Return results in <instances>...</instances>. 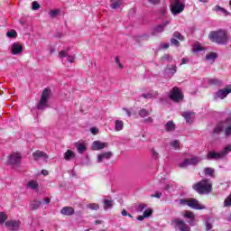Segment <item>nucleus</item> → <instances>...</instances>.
<instances>
[{
	"mask_svg": "<svg viewBox=\"0 0 231 231\" xmlns=\"http://www.w3.org/2000/svg\"><path fill=\"white\" fill-rule=\"evenodd\" d=\"M208 37L212 42H217V44H226L228 42V35L226 31L224 30L211 32Z\"/></svg>",
	"mask_w": 231,
	"mask_h": 231,
	"instance_id": "obj_1",
	"label": "nucleus"
},
{
	"mask_svg": "<svg viewBox=\"0 0 231 231\" xmlns=\"http://www.w3.org/2000/svg\"><path fill=\"white\" fill-rule=\"evenodd\" d=\"M179 205L181 207H189L194 210H205L206 207L199 204V201L196 199H182L179 200Z\"/></svg>",
	"mask_w": 231,
	"mask_h": 231,
	"instance_id": "obj_2",
	"label": "nucleus"
},
{
	"mask_svg": "<svg viewBox=\"0 0 231 231\" xmlns=\"http://www.w3.org/2000/svg\"><path fill=\"white\" fill-rule=\"evenodd\" d=\"M193 189L199 194H208L212 190V183L208 180H202L193 185Z\"/></svg>",
	"mask_w": 231,
	"mask_h": 231,
	"instance_id": "obj_3",
	"label": "nucleus"
},
{
	"mask_svg": "<svg viewBox=\"0 0 231 231\" xmlns=\"http://www.w3.org/2000/svg\"><path fill=\"white\" fill-rule=\"evenodd\" d=\"M224 129H225L226 136H230L231 135V115L229 117L226 118V121L219 123L214 129L213 133L214 134H219L221 131H224Z\"/></svg>",
	"mask_w": 231,
	"mask_h": 231,
	"instance_id": "obj_4",
	"label": "nucleus"
},
{
	"mask_svg": "<svg viewBox=\"0 0 231 231\" xmlns=\"http://www.w3.org/2000/svg\"><path fill=\"white\" fill-rule=\"evenodd\" d=\"M185 10V0H171V12L172 15H180Z\"/></svg>",
	"mask_w": 231,
	"mask_h": 231,
	"instance_id": "obj_5",
	"label": "nucleus"
},
{
	"mask_svg": "<svg viewBox=\"0 0 231 231\" xmlns=\"http://www.w3.org/2000/svg\"><path fill=\"white\" fill-rule=\"evenodd\" d=\"M231 151V144L226 145L221 152H217L216 151L208 152V160H221L225 158Z\"/></svg>",
	"mask_w": 231,
	"mask_h": 231,
	"instance_id": "obj_6",
	"label": "nucleus"
},
{
	"mask_svg": "<svg viewBox=\"0 0 231 231\" xmlns=\"http://www.w3.org/2000/svg\"><path fill=\"white\" fill-rule=\"evenodd\" d=\"M51 97V90L50 88H45L42 92L40 101L37 104L38 109H41V110L46 109V107H48V101L50 100Z\"/></svg>",
	"mask_w": 231,
	"mask_h": 231,
	"instance_id": "obj_7",
	"label": "nucleus"
},
{
	"mask_svg": "<svg viewBox=\"0 0 231 231\" xmlns=\"http://www.w3.org/2000/svg\"><path fill=\"white\" fill-rule=\"evenodd\" d=\"M169 97L173 102H181V100H183V93H181V90H180L178 87H174L171 90Z\"/></svg>",
	"mask_w": 231,
	"mask_h": 231,
	"instance_id": "obj_8",
	"label": "nucleus"
},
{
	"mask_svg": "<svg viewBox=\"0 0 231 231\" xmlns=\"http://www.w3.org/2000/svg\"><path fill=\"white\" fill-rule=\"evenodd\" d=\"M231 93V87H227L226 88L219 89L214 95V98L216 100H225L228 95Z\"/></svg>",
	"mask_w": 231,
	"mask_h": 231,
	"instance_id": "obj_9",
	"label": "nucleus"
},
{
	"mask_svg": "<svg viewBox=\"0 0 231 231\" xmlns=\"http://www.w3.org/2000/svg\"><path fill=\"white\" fill-rule=\"evenodd\" d=\"M22 158L21 153L14 152L9 156L8 163L14 167H19L21 165Z\"/></svg>",
	"mask_w": 231,
	"mask_h": 231,
	"instance_id": "obj_10",
	"label": "nucleus"
},
{
	"mask_svg": "<svg viewBox=\"0 0 231 231\" xmlns=\"http://www.w3.org/2000/svg\"><path fill=\"white\" fill-rule=\"evenodd\" d=\"M200 157H193L191 159H186L184 162L179 164V167L180 169H185V167H189V165H197V163H199L201 162Z\"/></svg>",
	"mask_w": 231,
	"mask_h": 231,
	"instance_id": "obj_11",
	"label": "nucleus"
},
{
	"mask_svg": "<svg viewBox=\"0 0 231 231\" xmlns=\"http://www.w3.org/2000/svg\"><path fill=\"white\" fill-rule=\"evenodd\" d=\"M221 84H223V81L216 78H205L202 82L203 88H208V86H221Z\"/></svg>",
	"mask_w": 231,
	"mask_h": 231,
	"instance_id": "obj_12",
	"label": "nucleus"
},
{
	"mask_svg": "<svg viewBox=\"0 0 231 231\" xmlns=\"http://www.w3.org/2000/svg\"><path fill=\"white\" fill-rule=\"evenodd\" d=\"M5 226L8 230L17 231L19 226H21V221L19 220H8L5 222Z\"/></svg>",
	"mask_w": 231,
	"mask_h": 231,
	"instance_id": "obj_13",
	"label": "nucleus"
},
{
	"mask_svg": "<svg viewBox=\"0 0 231 231\" xmlns=\"http://www.w3.org/2000/svg\"><path fill=\"white\" fill-rule=\"evenodd\" d=\"M173 223L180 231H190V226H189L187 224H185V221L180 218L174 219Z\"/></svg>",
	"mask_w": 231,
	"mask_h": 231,
	"instance_id": "obj_14",
	"label": "nucleus"
},
{
	"mask_svg": "<svg viewBox=\"0 0 231 231\" xmlns=\"http://www.w3.org/2000/svg\"><path fill=\"white\" fill-rule=\"evenodd\" d=\"M109 144L107 143L94 141L91 146L92 151H100L102 149H106Z\"/></svg>",
	"mask_w": 231,
	"mask_h": 231,
	"instance_id": "obj_15",
	"label": "nucleus"
},
{
	"mask_svg": "<svg viewBox=\"0 0 231 231\" xmlns=\"http://www.w3.org/2000/svg\"><path fill=\"white\" fill-rule=\"evenodd\" d=\"M32 158L35 162H39V160H43V162H47L48 154L42 151H36L32 153Z\"/></svg>",
	"mask_w": 231,
	"mask_h": 231,
	"instance_id": "obj_16",
	"label": "nucleus"
},
{
	"mask_svg": "<svg viewBox=\"0 0 231 231\" xmlns=\"http://www.w3.org/2000/svg\"><path fill=\"white\" fill-rule=\"evenodd\" d=\"M23 45L20 42H14L11 46L12 55H21L23 53Z\"/></svg>",
	"mask_w": 231,
	"mask_h": 231,
	"instance_id": "obj_17",
	"label": "nucleus"
},
{
	"mask_svg": "<svg viewBox=\"0 0 231 231\" xmlns=\"http://www.w3.org/2000/svg\"><path fill=\"white\" fill-rule=\"evenodd\" d=\"M111 156H113V152H105L97 154V163H102V162L111 160Z\"/></svg>",
	"mask_w": 231,
	"mask_h": 231,
	"instance_id": "obj_18",
	"label": "nucleus"
},
{
	"mask_svg": "<svg viewBox=\"0 0 231 231\" xmlns=\"http://www.w3.org/2000/svg\"><path fill=\"white\" fill-rule=\"evenodd\" d=\"M59 57H60L62 60H64V59L67 57V60L70 62V64L75 62V55H68V51H60Z\"/></svg>",
	"mask_w": 231,
	"mask_h": 231,
	"instance_id": "obj_19",
	"label": "nucleus"
},
{
	"mask_svg": "<svg viewBox=\"0 0 231 231\" xmlns=\"http://www.w3.org/2000/svg\"><path fill=\"white\" fill-rule=\"evenodd\" d=\"M213 12H216V14H217V15H225V17H226L227 15H230V13H228V11H226V9H225L219 5H216L213 8Z\"/></svg>",
	"mask_w": 231,
	"mask_h": 231,
	"instance_id": "obj_20",
	"label": "nucleus"
},
{
	"mask_svg": "<svg viewBox=\"0 0 231 231\" xmlns=\"http://www.w3.org/2000/svg\"><path fill=\"white\" fill-rule=\"evenodd\" d=\"M60 214L63 216H73L75 214V209L71 207H64L61 208Z\"/></svg>",
	"mask_w": 231,
	"mask_h": 231,
	"instance_id": "obj_21",
	"label": "nucleus"
},
{
	"mask_svg": "<svg viewBox=\"0 0 231 231\" xmlns=\"http://www.w3.org/2000/svg\"><path fill=\"white\" fill-rule=\"evenodd\" d=\"M182 116L185 118L188 124H191L194 119L195 114L193 112H184Z\"/></svg>",
	"mask_w": 231,
	"mask_h": 231,
	"instance_id": "obj_22",
	"label": "nucleus"
},
{
	"mask_svg": "<svg viewBox=\"0 0 231 231\" xmlns=\"http://www.w3.org/2000/svg\"><path fill=\"white\" fill-rule=\"evenodd\" d=\"M75 147H76L79 154L84 153V152H86V149H87L86 143H77L75 144Z\"/></svg>",
	"mask_w": 231,
	"mask_h": 231,
	"instance_id": "obj_23",
	"label": "nucleus"
},
{
	"mask_svg": "<svg viewBox=\"0 0 231 231\" xmlns=\"http://www.w3.org/2000/svg\"><path fill=\"white\" fill-rule=\"evenodd\" d=\"M122 5V0H112L110 4V8H112L113 10H118V8H120Z\"/></svg>",
	"mask_w": 231,
	"mask_h": 231,
	"instance_id": "obj_24",
	"label": "nucleus"
},
{
	"mask_svg": "<svg viewBox=\"0 0 231 231\" xmlns=\"http://www.w3.org/2000/svg\"><path fill=\"white\" fill-rule=\"evenodd\" d=\"M27 189H31L32 190H37L39 189V182H37V180H30L27 183Z\"/></svg>",
	"mask_w": 231,
	"mask_h": 231,
	"instance_id": "obj_25",
	"label": "nucleus"
},
{
	"mask_svg": "<svg viewBox=\"0 0 231 231\" xmlns=\"http://www.w3.org/2000/svg\"><path fill=\"white\" fill-rule=\"evenodd\" d=\"M143 98L150 99V98H156L158 97L157 91H151L146 94L142 95Z\"/></svg>",
	"mask_w": 231,
	"mask_h": 231,
	"instance_id": "obj_26",
	"label": "nucleus"
},
{
	"mask_svg": "<svg viewBox=\"0 0 231 231\" xmlns=\"http://www.w3.org/2000/svg\"><path fill=\"white\" fill-rule=\"evenodd\" d=\"M169 21L164 22L161 25H157L154 29L155 33H162V32H163V30H165V26H167V24H169Z\"/></svg>",
	"mask_w": 231,
	"mask_h": 231,
	"instance_id": "obj_27",
	"label": "nucleus"
},
{
	"mask_svg": "<svg viewBox=\"0 0 231 231\" xmlns=\"http://www.w3.org/2000/svg\"><path fill=\"white\" fill-rule=\"evenodd\" d=\"M124 129V121L122 120H116L115 121V131L119 132Z\"/></svg>",
	"mask_w": 231,
	"mask_h": 231,
	"instance_id": "obj_28",
	"label": "nucleus"
},
{
	"mask_svg": "<svg viewBox=\"0 0 231 231\" xmlns=\"http://www.w3.org/2000/svg\"><path fill=\"white\" fill-rule=\"evenodd\" d=\"M71 158H75V152L71 150H68L64 153V160H66V162H69V160H71Z\"/></svg>",
	"mask_w": 231,
	"mask_h": 231,
	"instance_id": "obj_29",
	"label": "nucleus"
},
{
	"mask_svg": "<svg viewBox=\"0 0 231 231\" xmlns=\"http://www.w3.org/2000/svg\"><path fill=\"white\" fill-rule=\"evenodd\" d=\"M217 59V54L216 52H209L206 55V60H208V62H214Z\"/></svg>",
	"mask_w": 231,
	"mask_h": 231,
	"instance_id": "obj_30",
	"label": "nucleus"
},
{
	"mask_svg": "<svg viewBox=\"0 0 231 231\" xmlns=\"http://www.w3.org/2000/svg\"><path fill=\"white\" fill-rule=\"evenodd\" d=\"M177 71L176 65H172L171 68H167L166 69V73L168 77H172Z\"/></svg>",
	"mask_w": 231,
	"mask_h": 231,
	"instance_id": "obj_31",
	"label": "nucleus"
},
{
	"mask_svg": "<svg viewBox=\"0 0 231 231\" xmlns=\"http://www.w3.org/2000/svg\"><path fill=\"white\" fill-rule=\"evenodd\" d=\"M203 50H205V48H203V47L201 46V43H199V42H196V43L193 45L192 51H194V53H199V51H203Z\"/></svg>",
	"mask_w": 231,
	"mask_h": 231,
	"instance_id": "obj_32",
	"label": "nucleus"
},
{
	"mask_svg": "<svg viewBox=\"0 0 231 231\" xmlns=\"http://www.w3.org/2000/svg\"><path fill=\"white\" fill-rule=\"evenodd\" d=\"M174 129H175L174 122L169 121L166 123L165 131L171 132V131H174Z\"/></svg>",
	"mask_w": 231,
	"mask_h": 231,
	"instance_id": "obj_33",
	"label": "nucleus"
},
{
	"mask_svg": "<svg viewBox=\"0 0 231 231\" xmlns=\"http://www.w3.org/2000/svg\"><path fill=\"white\" fill-rule=\"evenodd\" d=\"M109 208H113V200L105 199L104 200V209L107 210Z\"/></svg>",
	"mask_w": 231,
	"mask_h": 231,
	"instance_id": "obj_34",
	"label": "nucleus"
},
{
	"mask_svg": "<svg viewBox=\"0 0 231 231\" xmlns=\"http://www.w3.org/2000/svg\"><path fill=\"white\" fill-rule=\"evenodd\" d=\"M87 208H89L90 210H98L100 208V205L97 203H90L87 205Z\"/></svg>",
	"mask_w": 231,
	"mask_h": 231,
	"instance_id": "obj_35",
	"label": "nucleus"
},
{
	"mask_svg": "<svg viewBox=\"0 0 231 231\" xmlns=\"http://www.w3.org/2000/svg\"><path fill=\"white\" fill-rule=\"evenodd\" d=\"M183 217H186L187 219H192L194 218L196 216L194 215V213L192 211H184Z\"/></svg>",
	"mask_w": 231,
	"mask_h": 231,
	"instance_id": "obj_36",
	"label": "nucleus"
},
{
	"mask_svg": "<svg viewBox=\"0 0 231 231\" xmlns=\"http://www.w3.org/2000/svg\"><path fill=\"white\" fill-rule=\"evenodd\" d=\"M41 205H42V202L41 201H34L31 204V208L32 210H37V208H39L41 207Z\"/></svg>",
	"mask_w": 231,
	"mask_h": 231,
	"instance_id": "obj_37",
	"label": "nucleus"
},
{
	"mask_svg": "<svg viewBox=\"0 0 231 231\" xmlns=\"http://www.w3.org/2000/svg\"><path fill=\"white\" fill-rule=\"evenodd\" d=\"M139 116L141 118H145V116H149V111L145 108H143L139 111Z\"/></svg>",
	"mask_w": 231,
	"mask_h": 231,
	"instance_id": "obj_38",
	"label": "nucleus"
},
{
	"mask_svg": "<svg viewBox=\"0 0 231 231\" xmlns=\"http://www.w3.org/2000/svg\"><path fill=\"white\" fill-rule=\"evenodd\" d=\"M151 154H152V160H158V158H160V153H158V152H156L154 148L151 150Z\"/></svg>",
	"mask_w": 231,
	"mask_h": 231,
	"instance_id": "obj_39",
	"label": "nucleus"
},
{
	"mask_svg": "<svg viewBox=\"0 0 231 231\" xmlns=\"http://www.w3.org/2000/svg\"><path fill=\"white\" fill-rule=\"evenodd\" d=\"M152 215V209L151 208L145 209L143 214L144 218L151 217Z\"/></svg>",
	"mask_w": 231,
	"mask_h": 231,
	"instance_id": "obj_40",
	"label": "nucleus"
},
{
	"mask_svg": "<svg viewBox=\"0 0 231 231\" xmlns=\"http://www.w3.org/2000/svg\"><path fill=\"white\" fill-rule=\"evenodd\" d=\"M171 147L173 149H178L180 147V141L179 140H173L170 143Z\"/></svg>",
	"mask_w": 231,
	"mask_h": 231,
	"instance_id": "obj_41",
	"label": "nucleus"
},
{
	"mask_svg": "<svg viewBox=\"0 0 231 231\" xmlns=\"http://www.w3.org/2000/svg\"><path fill=\"white\" fill-rule=\"evenodd\" d=\"M204 173H205L206 176H213L214 169H212V168H206L204 170Z\"/></svg>",
	"mask_w": 231,
	"mask_h": 231,
	"instance_id": "obj_42",
	"label": "nucleus"
},
{
	"mask_svg": "<svg viewBox=\"0 0 231 231\" xmlns=\"http://www.w3.org/2000/svg\"><path fill=\"white\" fill-rule=\"evenodd\" d=\"M6 35L9 39H12L14 37H17V32L14 30H11L7 32Z\"/></svg>",
	"mask_w": 231,
	"mask_h": 231,
	"instance_id": "obj_43",
	"label": "nucleus"
},
{
	"mask_svg": "<svg viewBox=\"0 0 231 231\" xmlns=\"http://www.w3.org/2000/svg\"><path fill=\"white\" fill-rule=\"evenodd\" d=\"M145 208H147L146 204H139L136 208V211L137 212H143V210H145Z\"/></svg>",
	"mask_w": 231,
	"mask_h": 231,
	"instance_id": "obj_44",
	"label": "nucleus"
},
{
	"mask_svg": "<svg viewBox=\"0 0 231 231\" xmlns=\"http://www.w3.org/2000/svg\"><path fill=\"white\" fill-rule=\"evenodd\" d=\"M6 219H8V217L6 216V214H5V212H0V223H1V225H3V223H5V221H6Z\"/></svg>",
	"mask_w": 231,
	"mask_h": 231,
	"instance_id": "obj_45",
	"label": "nucleus"
},
{
	"mask_svg": "<svg viewBox=\"0 0 231 231\" xmlns=\"http://www.w3.org/2000/svg\"><path fill=\"white\" fill-rule=\"evenodd\" d=\"M188 223L190 225V226H196V225H198V220H196V217H193V218H189Z\"/></svg>",
	"mask_w": 231,
	"mask_h": 231,
	"instance_id": "obj_46",
	"label": "nucleus"
},
{
	"mask_svg": "<svg viewBox=\"0 0 231 231\" xmlns=\"http://www.w3.org/2000/svg\"><path fill=\"white\" fill-rule=\"evenodd\" d=\"M230 205H231V194L224 201V207H230Z\"/></svg>",
	"mask_w": 231,
	"mask_h": 231,
	"instance_id": "obj_47",
	"label": "nucleus"
},
{
	"mask_svg": "<svg viewBox=\"0 0 231 231\" xmlns=\"http://www.w3.org/2000/svg\"><path fill=\"white\" fill-rule=\"evenodd\" d=\"M173 37L175 39H178L179 41H183V35H181V33L178 32H175L173 33Z\"/></svg>",
	"mask_w": 231,
	"mask_h": 231,
	"instance_id": "obj_48",
	"label": "nucleus"
},
{
	"mask_svg": "<svg viewBox=\"0 0 231 231\" xmlns=\"http://www.w3.org/2000/svg\"><path fill=\"white\" fill-rule=\"evenodd\" d=\"M115 62L116 64V66H118L120 68V69H124V65H122V62H120V58L116 57Z\"/></svg>",
	"mask_w": 231,
	"mask_h": 231,
	"instance_id": "obj_49",
	"label": "nucleus"
},
{
	"mask_svg": "<svg viewBox=\"0 0 231 231\" xmlns=\"http://www.w3.org/2000/svg\"><path fill=\"white\" fill-rule=\"evenodd\" d=\"M171 44H172V46H176L177 48L180 46V42L174 38L171 39Z\"/></svg>",
	"mask_w": 231,
	"mask_h": 231,
	"instance_id": "obj_50",
	"label": "nucleus"
},
{
	"mask_svg": "<svg viewBox=\"0 0 231 231\" xmlns=\"http://www.w3.org/2000/svg\"><path fill=\"white\" fill-rule=\"evenodd\" d=\"M59 14V11L58 10H52L49 13V15L51 17H57V15Z\"/></svg>",
	"mask_w": 231,
	"mask_h": 231,
	"instance_id": "obj_51",
	"label": "nucleus"
},
{
	"mask_svg": "<svg viewBox=\"0 0 231 231\" xmlns=\"http://www.w3.org/2000/svg\"><path fill=\"white\" fill-rule=\"evenodd\" d=\"M163 60H167V62H172V57L169 54H165L163 56Z\"/></svg>",
	"mask_w": 231,
	"mask_h": 231,
	"instance_id": "obj_52",
	"label": "nucleus"
},
{
	"mask_svg": "<svg viewBox=\"0 0 231 231\" xmlns=\"http://www.w3.org/2000/svg\"><path fill=\"white\" fill-rule=\"evenodd\" d=\"M41 8V5L37 2H32V10H39Z\"/></svg>",
	"mask_w": 231,
	"mask_h": 231,
	"instance_id": "obj_53",
	"label": "nucleus"
},
{
	"mask_svg": "<svg viewBox=\"0 0 231 231\" xmlns=\"http://www.w3.org/2000/svg\"><path fill=\"white\" fill-rule=\"evenodd\" d=\"M90 132L92 133V134H98V128L91 127Z\"/></svg>",
	"mask_w": 231,
	"mask_h": 231,
	"instance_id": "obj_54",
	"label": "nucleus"
},
{
	"mask_svg": "<svg viewBox=\"0 0 231 231\" xmlns=\"http://www.w3.org/2000/svg\"><path fill=\"white\" fill-rule=\"evenodd\" d=\"M189 62H190V60H189V58H184L182 59L180 66H183V64H189Z\"/></svg>",
	"mask_w": 231,
	"mask_h": 231,
	"instance_id": "obj_55",
	"label": "nucleus"
},
{
	"mask_svg": "<svg viewBox=\"0 0 231 231\" xmlns=\"http://www.w3.org/2000/svg\"><path fill=\"white\" fill-rule=\"evenodd\" d=\"M161 48H162V50H167V49H169V43H162V44H161Z\"/></svg>",
	"mask_w": 231,
	"mask_h": 231,
	"instance_id": "obj_56",
	"label": "nucleus"
},
{
	"mask_svg": "<svg viewBox=\"0 0 231 231\" xmlns=\"http://www.w3.org/2000/svg\"><path fill=\"white\" fill-rule=\"evenodd\" d=\"M148 3H150V5H158V3H160V0H148Z\"/></svg>",
	"mask_w": 231,
	"mask_h": 231,
	"instance_id": "obj_57",
	"label": "nucleus"
},
{
	"mask_svg": "<svg viewBox=\"0 0 231 231\" xmlns=\"http://www.w3.org/2000/svg\"><path fill=\"white\" fill-rule=\"evenodd\" d=\"M152 197L160 199V198H162V193H160V191H156Z\"/></svg>",
	"mask_w": 231,
	"mask_h": 231,
	"instance_id": "obj_58",
	"label": "nucleus"
},
{
	"mask_svg": "<svg viewBox=\"0 0 231 231\" xmlns=\"http://www.w3.org/2000/svg\"><path fill=\"white\" fill-rule=\"evenodd\" d=\"M206 228L207 230H212V224L206 222Z\"/></svg>",
	"mask_w": 231,
	"mask_h": 231,
	"instance_id": "obj_59",
	"label": "nucleus"
},
{
	"mask_svg": "<svg viewBox=\"0 0 231 231\" xmlns=\"http://www.w3.org/2000/svg\"><path fill=\"white\" fill-rule=\"evenodd\" d=\"M50 201H51V199L47 198V199H43L42 203H45V205H50Z\"/></svg>",
	"mask_w": 231,
	"mask_h": 231,
	"instance_id": "obj_60",
	"label": "nucleus"
},
{
	"mask_svg": "<svg viewBox=\"0 0 231 231\" xmlns=\"http://www.w3.org/2000/svg\"><path fill=\"white\" fill-rule=\"evenodd\" d=\"M144 122H148L149 124H152V117H148L144 119Z\"/></svg>",
	"mask_w": 231,
	"mask_h": 231,
	"instance_id": "obj_61",
	"label": "nucleus"
},
{
	"mask_svg": "<svg viewBox=\"0 0 231 231\" xmlns=\"http://www.w3.org/2000/svg\"><path fill=\"white\" fill-rule=\"evenodd\" d=\"M121 215L124 216V217L128 216L127 210L123 209L122 212H121Z\"/></svg>",
	"mask_w": 231,
	"mask_h": 231,
	"instance_id": "obj_62",
	"label": "nucleus"
},
{
	"mask_svg": "<svg viewBox=\"0 0 231 231\" xmlns=\"http://www.w3.org/2000/svg\"><path fill=\"white\" fill-rule=\"evenodd\" d=\"M143 219H145V217H143V215L137 217V220H138V221H143Z\"/></svg>",
	"mask_w": 231,
	"mask_h": 231,
	"instance_id": "obj_63",
	"label": "nucleus"
},
{
	"mask_svg": "<svg viewBox=\"0 0 231 231\" xmlns=\"http://www.w3.org/2000/svg\"><path fill=\"white\" fill-rule=\"evenodd\" d=\"M124 111H125L127 116H131V112L127 108H124Z\"/></svg>",
	"mask_w": 231,
	"mask_h": 231,
	"instance_id": "obj_64",
	"label": "nucleus"
}]
</instances>
